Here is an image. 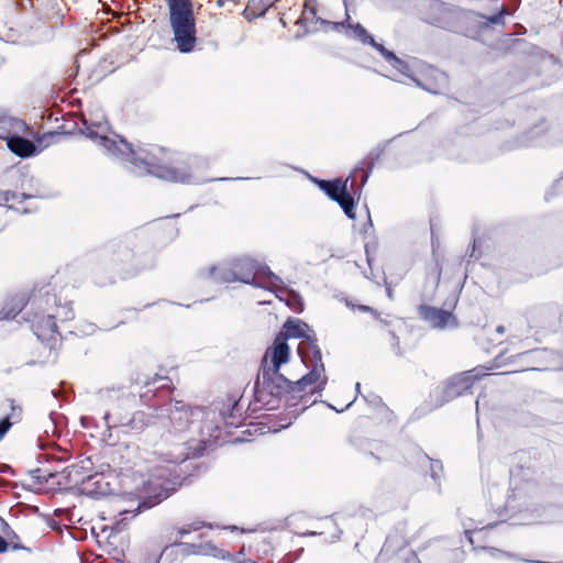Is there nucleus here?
Listing matches in <instances>:
<instances>
[{
	"label": "nucleus",
	"mask_w": 563,
	"mask_h": 563,
	"mask_svg": "<svg viewBox=\"0 0 563 563\" xmlns=\"http://www.w3.org/2000/svg\"><path fill=\"white\" fill-rule=\"evenodd\" d=\"M82 125L81 133L100 146L107 156L123 164L130 172L139 176L153 175L163 180L180 184L208 181L205 177L208 162L203 157L190 156L173 166H166L161 164V157L164 154L162 147L146 145L134 148L119 135L109 137L104 135L108 124L101 121L89 122L84 119Z\"/></svg>",
	"instance_id": "1"
},
{
	"label": "nucleus",
	"mask_w": 563,
	"mask_h": 563,
	"mask_svg": "<svg viewBox=\"0 0 563 563\" xmlns=\"http://www.w3.org/2000/svg\"><path fill=\"white\" fill-rule=\"evenodd\" d=\"M186 459L187 454L179 449L178 452L151 460L150 462L154 465L147 468V475H144L142 470L137 471V476L133 477L135 485L131 490V494L142 500L136 510L141 507L151 508L159 504L175 490L178 478L173 477L174 468Z\"/></svg>",
	"instance_id": "2"
},
{
	"label": "nucleus",
	"mask_w": 563,
	"mask_h": 563,
	"mask_svg": "<svg viewBox=\"0 0 563 563\" xmlns=\"http://www.w3.org/2000/svg\"><path fill=\"white\" fill-rule=\"evenodd\" d=\"M497 488L489 490L492 507L499 515L503 512H529L532 517L526 523L538 522L540 488L534 479L533 472L517 466L510 472L509 490L504 504L497 503Z\"/></svg>",
	"instance_id": "3"
},
{
	"label": "nucleus",
	"mask_w": 563,
	"mask_h": 563,
	"mask_svg": "<svg viewBox=\"0 0 563 563\" xmlns=\"http://www.w3.org/2000/svg\"><path fill=\"white\" fill-rule=\"evenodd\" d=\"M208 276L218 283L241 282L268 289H278L283 285L282 278L266 264L250 256L213 265L209 267Z\"/></svg>",
	"instance_id": "4"
},
{
	"label": "nucleus",
	"mask_w": 563,
	"mask_h": 563,
	"mask_svg": "<svg viewBox=\"0 0 563 563\" xmlns=\"http://www.w3.org/2000/svg\"><path fill=\"white\" fill-rule=\"evenodd\" d=\"M289 360V346L283 338H276L273 345L268 347L263 356L261 372L257 380L274 390L275 394L286 397L288 407H296L306 395H297L292 391L294 383L279 373L283 364Z\"/></svg>",
	"instance_id": "5"
},
{
	"label": "nucleus",
	"mask_w": 563,
	"mask_h": 563,
	"mask_svg": "<svg viewBox=\"0 0 563 563\" xmlns=\"http://www.w3.org/2000/svg\"><path fill=\"white\" fill-rule=\"evenodd\" d=\"M32 313L29 318L32 330L38 340L49 343L58 334L57 321H67L74 318V310L69 301L60 299L49 291L34 297L32 300Z\"/></svg>",
	"instance_id": "6"
},
{
	"label": "nucleus",
	"mask_w": 563,
	"mask_h": 563,
	"mask_svg": "<svg viewBox=\"0 0 563 563\" xmlns=\"http://www.w3.org/2000/svg\"><path fill=\"white\" fill-rule=\"evenodd\" d=\"M169 23L176 46L181 53L194 51L197 42L196 20L190 0H168Z\"/></svg>",
	"instance_id": "7"
},
{
	"label": "nucleus",
	"mask_w": 563,
	"mask_h": 563,
	"mask_svg": "<svg viewBox=\"0 0 563 563\" xmlns=\"http://www.w3.org/2000/svg\"><path fill=\"white\" fill-rule=\"evenodd\" d=\"M300 356L309 372L294 383L292 391L297 393V395H306L303 401H301L305 405L302 410H305L311 405L309 402V395L322 391L325 388L328 377L318 345L310 343V352L300 354ZM314 402L313 400L312 404Z\"/></svg>",
	"instance_id": "8"
},
{
	"label": "nucleus",
	"mask_w": 563,
	"mask_h": 563,
	"mask_svg": "<svg viewBox=\"0 0 563 563\" xmlns=\"http://www.w3.org/2000/svg\"><path fill=\"white\" fill-rule=\"evenodd\" d=\"M346 20L343 22H330L322 20V24L331 25L333 30L339 31L341 27L345 25L349 27L351 32V36L364 45L373 46L379 54L384 57V59L389 63L395 69H397L400 74L409 76V66L406 62L397 57L391 51H388L384 47V45L377 43L374 37L367 32V30L360 23H349L350 15L346 12Z\"/></svg>",
	"instance_id": "9"
},
{
	"label": "nucleus",
	"mask_w": 563,
	"mask_h": 563,
	"mask_svg": "<svg viewBox=\"0 0 563 563\" xmlns=\"http://www.w3.org/2000/svg\"><path fill=\"white\" fill-rule=\"evenodd\" d=\"M487 374L479 373L477 368L466 371L450 378L444 387H437L430 393V399L434 407L444 404L466 393L475 380Z\"/></svg>",
	"instance_id": "10"
},
{
	"label": "nucleus",
	"mask_w": 563,
	"mask_h": 563,
	"mask_svg": "<svg viewBox=\"0 0 563 563\" xmlns=\"http://www.w3.org/2000/svg\"><path fill=\"white\" fill-rule=\"evenodd\" d=\"M205 415L201 408H191L180 400L170 401L166 408L161 409L159 423L166 426L168 420L175 432H183L190 428L198 419Z\"/></svg>",
	"instance_id": "11"
},
{
	"label": "nucleus",
	"mask_w": 563,
	"mask_h": 563,
	"mask_svg": "<svg viewBox=\"0 0 563 563\" xmlns=\"http://www.w3.org/2000/svg\"><path fill=\"white\" fill-rule=\"evenodd\" d=\"M277 338H283L285 341L288 338L302 339L298 346L299 354H305L310 352V343L312 345L317 344L316 334L310 327L299 320V319H289L284 324V332H282Z\"/></svg>",
	"instance_id": "12"
},
{
	"label": "nucleus",
	"mask_w": 563,
	"mask_h": 563,
	"mask_svg": "<svg viewBox=\"0 0 563 563\" xmlns=\"http://www.w3.org/2000/svg\"><path fill=\"white\" fill-rule=\"evenodd\" d=\"M408 543L405 526L395 528L386 538L377 561H387L391 559L398 560L401 553L404 554L405 551H408Z\"/></svg>",
	"instance_id": "13"
},
{
	"label": "nucleus",
	"mask_w": 563,
	"mask_h": 563,
	"mask_svg": "<svg viewBox=\"0 0 563 563\" xmlns=\"http://www.w3.org/2000/svg\"><path fill=\"white\" fill-rule=\"evenodd\" d=\"M464 527V533L472 545H474V550L482 549L489 552V554L494 558H498L500 555L510 556L496 548H487L484 545H476V540L474 538V533H481L483 530L490 529L495 526L494 522H484V520H478L472 517L465 518L462 521Z\"/></svg>",
	"instance_id": "14"
},
{
	"label": "nucleus",
	"mask_w": 563,
	"mask_h": 563,
	"mask_svg": "<svg viewBox=\"0 0 563 563\" xmlns=\"http://www.w3.org/2000/svg\"><path fill=\"white\" fill-rule=\"evenodd\" d=\"M103 419L106 421V424L108 427H114L117 424H125L123 420H113L112 413L110 411H107L103 416ZM159 420V415H153L152 412L147 411H136L133 413L131 419L126 422V426L130 427L132 431L141 432L144 430L145 427L150 426L151 423H155V420Z\"/></svg>",
	"instance_id": "15"
},
{
	"label": "nucleus",
	"mask_w": 563,
	"mask_h": 563,
	"mask_svg": "<svg viewBox=\"0 0 563 563\" xmlns=\"http://www.w3.org/2000/svg\"><path fill=\"white\" fill-rule=\"evenodd\" d=\"M421 316L434 328L444 329L456 325L454 316L448 310L423 306L421 307Z\"/></svg>",
	"instance_id": "16"
},
{
	"label": "nucleus",
	"mask_w": 563,
	"mask_h": 563,
	"mask_svg": "<svg viewBox=\"0 0 563 563\" xmlns=\"http://www.w3.org/2000/svg\"><path fill=\"white\" fill-rule=\"evenodd\" d=\"M112 261L115 265H121L126 273L137 272L143 268L140 258L126 245H120L113 253Z\"/></svg>",
	"instance_id": "17"
},
{
	"label": "nucleus",
	"mask_w": 563,
	"mask_h": 563,
	"mask_svg": "<svg viewBox=\"0 0 563 563\" xmlns=\"http://www.w3.org/2000/svg\"><path fill=\"white\" fill-rule=\"evenodd\" d=\"M269 389L271 388L256 379L254 389L255 404L261 408L273 410L279 406L282 396Z\"/></svg>",
	"instance_id": "18"
},
{
	"label": "nucleus",
	"mask_w": 563,
	"mask_h": 563,
	"mask_svg": "<svg viewBox=\"0 0 563 563\" xmlns=\"http://www.w3.org/2000/svg\"><path fill=\"white\" fill-rule=\"evenodd\" d=\"M7 145L12 153L20 157H29L36 152L35 144L27 139L20 136L19 133L11 137Z\"/></svg>",
	"instance_id": "19"
},
{
	"label": "nucleus",
	"mask_w": 563,
	"mask_h": 563,
	"mask_svg": "<svg viewBox=\"0 0 563 563\" xmlns=\"http://www.w3.org/2000/svg\"><path fill=\"white\" fill-rule=\"evenodd\" d=\"M26 128L22 120L12 117H0V139L5 140L7 143L15 134L23 132Z\"/></svg>",
	"instance_id": "20"
},
{
	"label": "nucleus",
	"mask_w": 563,
	"mask_h": 563,
	"mask_svg": "<svg viewBox=\"0 0 563 563\" xmlns=\"http://www.w3.org/2000/svg\"><path fill=\"white\" fill-rule=\"evenodd\" d=\"M316 183L332 200L336 201L343 194L347 191V179L342 181L335 180H317Z\"/></svg>",
	"instance_id": "21"
},
{
	"label": "nucleus",
	"mask_w": 563,
	"mask_h": 563,
	"mask_svg": "<svg viewBox=\"0 0 563 563\" xmlns=\"http://www.w3.org/2000/svg\"><path fill=\"white\" fill-rule=\"evenodd\" d=\"M197 552H198V555H209V556H213V558H218V559H222V560H227L230 558L229 552L217 548L211 542L199 543Z\"/></svg>",
	"instance_id": "22"
},
{
	"label": "nucleus",
	"mask_w": 563,
	"mask_h": 563,
	"mask_svg": "<svg viewBox=\"0 0 563 563\" xmlns=\"http://www.w3.org/2000/svg\"><path fill=\"white\" fill-rule=\"evenodd\" d=\"M126 396H128V394L121 387H119V388H114V387L104 388V389H100L99 393H98V397H99V399L102 402L120 400V399H122V398H124Z\"/></svg>",
	"instance_id": "23"
},
{
	"label": "nucleus",
	"mask_w": 563,
	"mask_h": 563,
	"mask_svg": "<svg viewBox=\"0 0 563 563\" xmlns=\"http://www.w3.org/2000/svg\"><path fill=\"white\" fill-rule=\"evenodd\" d=\"M175 547H179L180 550H181V553L184 555H191V554L198 555V552H197L198 544H196V543H183V542H178L177 540H175V542L172 545L165 547V549L161 553V556L167 555L169 552L173 551V549Z\"/></svg>",
	"instance_id": "24"
},
{
	"label": "nucleus",
	"mask_w": 563,
	"mask_h": 563,
	"mask_svg": "<svg viewBox=\"0 0 563 563\" xmlns=\"http://www.w3.org/2000/svg\"><path fill=\"white\" fill-rule=\"evenodd\" d=\"M206 526L207 525L201 520H195L192 522L186 523L183 527L175 529V532H176L175 540L183 539L187 534H189L191 532H196Z\"/></svg>",
	"instance_id": "25"
},
{
	"label": "nucleus",
	"mask_w": 563,
	"mask_h": 563,
	"mask_svg": "<svg viewBox=\"0 0 563 563\" xmlns=\"http://www.w3.org/2000/svg\"><path fill=\"white\" fill-rule=\"evenodd\" d=\"M336 202L342 208L347 218L355 219L354 199L349 194V191L343 194V196H341L340 199L336 200Z\"/></svg>",
	"instance_id": "26"
},
{
	"label": "nucleus",
	"mask_w": 563,
	"mask_h": 563,
	"mask_svg": "<svg viewBox=\"0 0 563 563\" xmlns=\"http://www.w3.org/2000/svg\"><path fill=\"white\" fill-rule=\"evenodd\" d=\"M11 408H12V413L11 416H8L5 417L4 419H2L0 421V441L3 439V437L5 435V433L10 430V428L12 427V422L10 421L11 418H14V419H19L20 417V411L21 409L20 408H15L13 406V402L11 401Z\"/></svg>",
	"instance_id": "27"
},
{
	"label": "nucleus",
	"mask_w": 563,
	"mask_h": 563,
	"mask_svg": "<svg viewBox=\"0 0 563 563\" xmlns=\"http://www.w3.org/2000/svg\"><path fill=\"white\" fill-rule=\"evenodd\" d=\"M286 302L296 312H301L303 309L302 298L292 290L288 292V298Z\"/></svg>",
	"instance_id": "28"
},
{
	"label": "nucleus",
	"mask_w": 563,
	"mask_h": 563,
	"mask_svg": "<svg viewBox=\"0 0 563 563\" xmlns=\"http://www.w3.org/2000/svg\"><path fill=\"white\" fill-rule=\"evenodd\" d=\"M25 306V302H24V299L23 298H19L14 301V308L13 309H10V310H7V308L3 309V312H2V318L3 319H7V320H10V319H13L16 317V314L22 311V309L24 308Z\"/></svg>",
	"instance_id": "29"
},
{
	"label": "nucleus",
	"mask_w": 563,
	"mask_h": 563,
	"mask_svg": "<svg viewBox=\"0 0 563 563\" xmlns=\"http://www.w3.org/2000/svg\"><path fill=\"white\" fill-rule=\"evenodd\" d=\"M423 460L428 462L430 465L431 477L433 478L434 482H438L441 477V473L443 470L441 462L431 460L428 456H423Z\"/></svg>",
	"instance_id": "30"
},
{
	"label": "nucleus",
	"mask_w": 563,
	"mask_h": 563,
	"mask_svg": "<svg viewBox=\"0 0 563 563\" xmlns=\"http://www.w3.org/2000/svg\"><path fill=\"white\" fill-rule=\"evenodd\" d=\"M165 379H167V378L166 377H159L157 375H155L153 377H148L146 375H137V377L135 379V384L136 385H142V386H151V385H154L158 380H165Z\"/></svg>",
	"instance_id": "31"
},
{
	"label": "nucleus",
	"mask_w": 563,
	"mask_h": 563,
	"mask_svg": "<svg viewBox=\"0 0 563 563\" xmlns=\"http://www.w3.org/2000/svg\"><path fill=\"white\" fill-rule=\"evenodd\" d=\"M32 196L25 195V194H19V192H7L4 197L5 202H12V203H21L22 201L26 199H31Z\"/></svg>",
	"instance_id": "32"
},
{
	"label": "nucleus",
	"mask_w": 563,
	"mask_h": 563,
	"mask_svg": "<svg viewBox=\"0 0 563 563\" xmlns=\"http://www.w3.org/2000/svg\"><path fill=\"white\" fill-rule=\"evenodd\" d=\"M399 560H401L402 563H421L417 554L411 550L405 551Z\"/></svg>",
	"instance_id": "33"
},
{
	"label": "nucleus",
	"mask_w": 563,
	"mask_h": 563,
	"mask_svg": "<svg viewBox=\"0 0 563 563\" xmlns=\"http://www.w3.org/2000/svg\"><path fill=\"white\" fill-rule=\"evenodd\" d=\"M77 330L84 335H90L96 331V325L91 322H84Z\"/></svg>",
	"instance_id": "34"
},
{
	"label": "nucleus",
	"mask_w": 563,
	"mask_h": 563,
	"mask_svg": "<svg viewBox=\"0 0 563 563\" xmlns=\"http://www.w3.org/2000/svg\"><path fill=\"white\" fill-rule=\"evenodd\" d=\"M504 14H505V10L501 9L497 14L489 16L488 22L492 24H498V23H500Z\"/></svg>",
	"instance_id": "35"
},
{
	"label": "nucleus",
	"mask_w": 563,
	"mask_h": 563,
	"mask_svg": "<svg viewBox=\"0 0 563 563\" xmlns=\"http://www.w3.org/2000/svg\"><path fill=\"white\" fill-rule=\"evenodd\" d=\"M139 563H159V558L155 554L145 555Z\"/></svg>",
	"instance_id": "36"
},
{
	"label": "nucleus",
	"mask_w": 563,
	"mask_h": 563,
	"mask_svg": "<svg viewBox=\"0 0 563 563\" xmlns=\"http://www.w3.org/2000/svg\"><path fill=\"white\" fill-rule=\"evenodd\" d=\"M346 305L347 307H351V308H357L360 311H363V312H374V310L369 307V306H365V305H358V306H353L350 301H346Z\"/></svg>",
	"instance_id": "37"
},
{
	"label": "nucleus",
	"mask_w": 563,
	"mask_h": 563,
	"mask_svg": "<svg viewBox=\"0 0 563 563\" xmlns=\"http://www.w3.org/2000/svg\"><path fill=\"white\" fill-rule=\"evenodd\" d=\"M128 514H131V511H130V510H121V511L119 512V515H120V516H122V519H121L120 521H117V522H115V528H114V529H115L117 531H120V530H121V522H122V521H124V520L126 519L125 515H128Z\"/></svg>",
	"instance_id": "38"
},
{
	"label": "nucleus",
	"mask_w": 563,
	"mask_h": 563,
	"mask_svg": "<svg viewBox=\"0 0 563 563\" xmlns=\"http://www.w3.org/2000/svg\"><path fill=\"white\" fill-rule=\"evenodd\" d=\"M124 552L122 550L113 549V559L118 562L123 561Z\"/></svg>",
	"instance_id": "39"
},
{
	"label": "nucleus",
	"mask_w": 563,
	"mask_h": 563,
	"mask_svg": "<svg viewBox=\"0 0 563 563\" xmlns=\"http://www.w3.org/2000/svg\"><path fill=\"white\" fill-rule=\"evenodd\" d=\"M329 523L334 528L335 533L332 536V541L340 538L341 530L335 526V523L330 520Z\"/></svg>",
	"instance_id": "40"
},
{
	"label": "nucleus",
	"mask_w": 563,
	"mask_h": 563,
	"mask_svg": "<svg viewBox=\"0 0 563 563\" xmlns=\"http://www.w3.org/2000/svg\"><path fill=\"white\" fill-rule=\"evenodd\" d=\"M8 549V542L0 536V553L5 552Z\"/></svg>",
	"instance_id": "41"
},
{
	"label": "nucleus",
	"mask_w": 563,
	"mask_h": 563,
	"mask_svg": "<svg viewBox=\"0 0 563 563\" xmlns=\"http://www.w3.org/2000/svg\"><path fill=\"white\" fill-rule=\"evenodd\" d=\"M496 332H498L499 334H503L505 332V327L504 325H498L496 328Z\"/></svg>",
	"instance_id": "42"
},
{
	"label": "nucleus",
	"mask_w": 563,
	"mask_h": 563,
	"mask_svg": "<svg viewBox=\"0 0 563 563\" xmlns=\"http://www.w3.org/2000/svg\"><path fill=\"white\" fill-rule=\"evenodd\" d=\"M368 178V174L367 173H364L363 176H362V181L365 183Z\"/></svg>",
	"instance_id": "43"
},
{
	"label": "nucleus",
	"mask_w": 563,
	"mask_h": 563,
	"mask_svg": "<svg viewBox=\"0 0 563 563\" xmlns=\"http://www.w3.org/2000/svg\"><path fill=\"white\" fill-rule=\"evenodd\" d=\"M319 534L318 532H314V531H309V532H306L305 536H317Z\"/></svg>",
	"instance_id": "44"
},
{
	"label": "nucleus",
	"mask_w": 563,
	"mask_h": 563,
	"mask_svg": "<svg viewBox=\"0 0 563 563\" xmlns=\"http://www.w3.org/2000/svg\"><path fill=\"white\" fill-rule=\"evenodd\" d=\"M239 178H225V177H222V178H219L218 180H238Z\"/></svg>",
	"instance_id": "45"
},
{
	"label": "nucleus",
	"mask_w": 563,
	"mask_h": 563,
	"mask_svg": "<svg viewBox=\"0 0 563 563\" xmlns=\"http://www.w3.org/2000/svg\"><path fill=\"white\" fill-rule=\"evenodd\" d=\"M43 327H47V318L45 317L44 321H43Z\"/></svg>",
	"instance_id": "46"
},
{
	"label": "nucleus",
	"mask_w": 563,
	"mask_h": 563,
	"mask_svg": "<svg viewBox=\"0 0 563 563\" xmlns=\"http://www.w3.org/2000/svg\"><path fill=\"white\" fill-rule=\"evenodd\" d=\"M474 252H475V244L473 245V251H472V253H471V257H473V256H474Z\"/></svg>",
	"instance_id": "47"
},
{
	"label": "nucleus",
	"mask_w": 563,
	"mask_h": 563,
	"mask_svg": "<svg viewBox=\"0 0 563 563\" xmlns=\"http://www.w3.org/2000/svg\"><path fill=\"white\" fill-rule=\"evenodd\" d=\"M393 338H394V340L396 341V344L398 345V343H399V342H398L397 336L393 335Z\"/></svg>",
	"instance_id": "48"
},
{
	"label": "nucleus",
	"mask_w": 563,
	"mask_h": 563,
	"mask_svg": "<svg viewBox=\"0 0 563 563\" xmlns=\"http://www.w3.org/2000/svg\"><path fill=\"white\" fill-rule=\"evenodd\" d=\"M476 410L478 411V399L475 401Z\"/></svg>",
	"instance_id": "49"
},
{
	"label": "nucleus",
	"mask_w": 563,
	"mask_h": 563,
	"mask_svg": "<svg viewBox=\"0 0 563 563\" xmlns=\"http://www.w3.org/2000/svg\"><path fill=\"white\" fill-rule=\"evenodd\" d=\"M356 390H360V383L356 384Z\"/></svg>",
	"instance_id": "50"
}]
</instances>
